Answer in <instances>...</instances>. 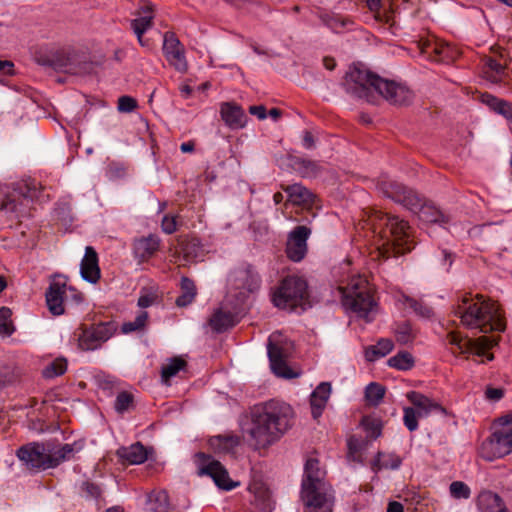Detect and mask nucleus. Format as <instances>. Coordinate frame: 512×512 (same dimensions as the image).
Here are the masks:
<instances>
[{
  "label": "nucleus",
  "instance_id": "47",
  "mask_svg": "<svg viewBox=\"0 0 512 512\" xmlns=\"http://www.w3.org/2000/svg\"><path fill=\"white\" fill-rule=\"evenodd\" d=\"M133 402V395L127 391H122L116 396L114 408L118 413L123 414L129 410L133 405Z\"/></svg>",
  "mask_w": 512,
  "mask_h": 512
},
{
  "label": "nucleus",
  "instance_id": "64",
  "mask_svg": "<svg viewBox=\"0 0 512 512\" xmlns=\"http://www.w3.org/2000/svg\"><path fill=\"white\" fill-rule=\"evenodd\" d=\"M304 148L311 150L315 148V138L310 131H305L303 135Z\"/></svg>",
  "mask_w": 512,
  "mask_h": 512
},
{
  "label": "nucleus",
  "instance_id": "39",
  "mask_svg": "<svg viewBox=\"0 0 512 512\" xmlns=\"http://www.w3.org/2000/svg\"><path fill=\"white\" fill-rule=\"evenodd\" d=\"M149 314L146 311H141L134 321L124 322L121 325L122 334H130L136 331H143L148 324Z\"/></svg>",
  "mask_w": 512,
  "mask_h": 512
},
{
  "label": "nucleus",
  "instance_id": "25",
  "mask_svg": "<svg viewBox=\"0 0 512 512\" xmlns=\"http://www.w3.org/2000/svg\"><path fill=\"white\" fill-rule=\"evenodd\" d=\"M476 506L479 512H510L500 495L491 490H483L478 494Z\"/></svg>",
  "mask_w": 512,
  "mask_h": 512
},
{
  "label": "nucleus",
  "instance_id": "54",
  "mask_svg": "<svg viewBox=\"0 0 512 512\" xmlns=\"http://www.w3.org/2000/svg\"><path fill=\"white\" fill-rule=\"evenodd\" d=\"M326 403H327L326 400L320 399V398H315L313 396V394H311L310 405H311V410H312V416L314 418H318L322 414V412L326 406Z\"/></svg>",
  "mask_w": 512,
  "mask_h": 512
},
{
  "label": "nucleus",
  "instance_id": "58",
  "mask_svg": "<svg viewBox=\"0 0 512 512\" xmlns=\"http://www.w3.org/2000/svg\"><path fill=\"white\" fill-rule=\"evenodd\" d=\"M82 489L91 498L97 499L101 495L100 487L92 482H84L82 485Z\"/></svg>",
  "mask_w": 512,
  "mask_h": 512
},
{
  "label": "nucleus",
  "instance_id": "21",
  "mask_svg": "<svg viewBox=\"0 0 512 512\" xmlns=\"http://www.w3.org/2000/svg\"><path fill=\"white\" fill-rule=\"evenodd\" d=\"M406 398L416 408L415 410L420 417H427L432 412H439L443 415L448 414L445 407L418 391H409L406 394Z\"/></svg>",
  "mask_w": 512,
  "mask_h": 512
},
{
  "label": "nucleus",
  "instance_id": "2",
  "mask_svg": "<svg viewBox=\"0 0 512 512\" xmlns=\"http://www.w3.org/2000/svg\"><path fill=\"white\" fill-rule=\"evenodd\" d=\"M343 86L347 93L368 102H373V91L395 106H408L414 98L413 92L406 85L382 78L360 64L349 68Z\"/></svg>",
  "mask_w": 512,
  "mask_h": 512
},
{
  "label": "nucleus",
  "instance_id": "48",
  "mask_svg": "<svg viewBox=\"0 0 512 512\" xmlns=\"http://www.w3.org/2000/svg\"><path fill=\"white\" fill-rule=\"evenodd\" d=\"M419 418L421 417L418 415V412L413 407L403 408V423L410 432H414L418 429Z\"/></svg>",
  "mask_w": 512,
  "mask_h": 512
},
{
  "label": "nucleus",
  "instance_id": "35",
  "mask_svg": "<svg viewBox=\"0 0 512 512\" xmlns=\"http://www.w3.org/2000/svg\"><path fill=\"white\" fill-rule=\"evenodd\" d=\"M292 167L303 178H314L321 171V167L318 165L317 162L300 157L293 158Z\"/></svg>",
  "mask_w": 512,
  "mask_h": 512
},
{
  "label": "nucleus",
  "instance_id": "16",
  "mask_svg": "<svg viewBox=\"0 0 512 512\" xmlns=\"http://www.w3.org/2000/svg\"><path fill=\"white\" fill-rule=\"evenodd\" d=\"M229 281L236 289L241 290L239 292L240 295L244 294L242 291L255 293L261 286L259 274L250 265L232 271L229 275Z\"/></svg>",
  "mask_w": 512,
  "mask_h": 512
},
{
  "label": "nucleus",
  "instance_id": "52",
  "mask_svg": "<svg viewBox=\"0 0 512 512\" xmlns=\"http://www.w3.org/2000/svg\"><path fill=\"white\" fill-rule=\"evenodd\" d=\"M137 108V101L130 96H121L118 99V110L122 113H130Z\"/></svg>",
  "mask_w": 512,
  "mask_h": 512
},
{
  "label": "nucleus",
  "instance_id": "45",
  "mask_svg": "<svg viewBox=\"0 0 512 512\" xmlns=\"http://www.w3.org/2000/svg\"><path fill=\"white\" fill-rule=\"evenodd\" d=\"M395 337L397 342L400 344H407L412 342L415 338V335L413 334L410 322L403 321L399 323L395 328Z\"/></svg>",
  "mask_w": 512,
  "mask_h": 512
},
{
  "label": "nucleus",
  "instance_id": "43",
  "mask_svg": "<svg viewBox=\"0 0 512 512\" xmlns=\"http://www.w3.org/2000/svg\"><path fill=\"white\" fill-rule=\"evenodd\" d=\"M403 301L404 303L408 304L414 313L419 317L429 319L433 316V309L422 301L416 300L407 295H403Z\"/></svg>",
  "mask_w": 512,
  "mask_h": 512
},
{
  "label": "nucleus",
  "instance_id": "63",
  "mask_svg": "<svg viewBox=\"0 0 512 512\" xmlns=\"http://www.w3.org/2000/svg\"><path fill=\"white\" fill-rule=\"evenodd\" d=\"M14 382V375L10 372L0 373V391Z\"/></svg>",
  "mask_w": 512,
  "mask_h": 512
},
{
  "label": "nucleus",
  "instance_id": "8",
  "mask_svg": "<svg viewBox=\"0 0 512 512\" xmlns=\"http://www.w3.org/2000/svg\"><path fill=\"white\" fill-rule=\"evenodd\" d=\"M38 63L52 67L56 71L77 76L93 74L97 65L87 52L76 49H62L51 57L39 58Z\"/></svg>",
  "mask_w": 512,
  "mask_h": 512
},
{
  "label": "nucleus",
  "instance_id": "60",
  "mask_svg": "<svg viewBox=\"0 0 512 512\" xmlns=\"http://www.w3.org/2000/svg\"><path fill=\"white\" fill-rule=\"evenodd\" d=\"M482 102L488 105L491 109L495 110L497 105L502 102L503 99H499L491 94L485 93L481 96Z\"/></svg>",
  "mask_w": 512,
  "mask_h": 512
},
{
  "label": "nucleus",
  "instance_id": "41",
  "mask_svg": "<svg viewBox=\"0 0 512 512\" xmlns=\"http://www.w3.org/2000/svg\"><path fill=\"white\" fill-rule=\"evenodd\" d=\"M67 371V360L65 358H56L50 362L42 371L45 379H52L63 375Z\"/></svg>",
  "mask_w": 512,
  "mask_h": 512
},
{
  "label": "nucleus",
  "instance_id": "15",
  "mask_svg": "<svg viewBox=\"0 0 512 512\" xmlns=\"http://www.w3.org/2000/svg\"><path fill=\"white\" fill-rule=\"evenodd\" d=\"M163 53L168 63L180 73H185L188 64L185 57V48L174 32H166L163 39Z\"/></svg>",
  "mask_w": 512,
  "mask_h": 512
},
{
  "label": "nucleus",
  "instance_id": "12",
  "mask_svg": "<svg viewBox=\"0 0 512 512\" xmlns=\"http://www.w3.org/2000/svg\"><path fill=\"white\" fill-rule=\"evenodd\" d=\"M447 341L452 346L451 352L456 356L475 354L485 356L487 361L494 359V354L487 351L495 345V341L488 336L464 340L458 333L450 332L447 335Z\"/></svg>",
  "mask_w": 512,
  "mask_h": 512
},
{
  "label": "nucleus",
  "instance_id": "24",
  "mask_svg": "<svg viewBox=\"0 0 512 512\" xmlns=\"http://www.w3.org/2000/svg\"><path fill=\"white\" fill-rule=\"evenodd\" d=\"M151 453L153 448H147L141 442H136L128 447H120L116 454L128 464L139 465L144 463Z\"/></svg>",
  "mask_w": 512,
  "mask_h": 512
},
{
  "label": "nucleus",
  "instance_id": "42",
  "mask_svg": "<svg viewBox=\"0 0 512 512\" xmlns=\"http://www.w3.org/2000/svg\"><path fill=\"white\" fill-rule=\"evenodd\" d=\"M153 15L139 16L138 18L131 21V27L134 33L137 35V39L140 45L145 46L143 41V34L152 26Z\"/></svg>",
  "mask_w": 512,
  "mask_h": 512
},
{
  "label": "nucleus",
  "instance_id": "34",
  "mask_svg": "<svg viewBox=\"0 0 512 512\" xmlns=\"http://www.w3.org/2000/svg\"><path fill=\"white\" fill-rule=\"evenodd\" d=\"M80 274L85 281L92 284L97 283L101 277L98 258H82Z\"/></svg>",
  "mask_w": 512,
  "mask_h": 512
},
{
  "label": "nucleus",
  "instance_id": "32",
  "mask_svg": "<svg viewBox=\"0 0 512 512\" xmlns=\"http://www.w3.org/2000/svg\"><path fill=\"white\" fill-rule=\"evenodd\" d=\"M180 295L176 298L175 304L178 307H186L190 305L196 295L197 289L194 281L186 276H183L180 281Z\"/></svg>",
  "mask_w": 512,
  "mask_h": 512
},
{
  "label": "nucleus",
  "instance_id": "19",
  "mask_svg": "<svg viewBox=\"0 0 512 512\" xmlns=\"http://www.w3.org/2000/svg\"><path fill=\"white\" fill-rule=\"evenodd\" d=\"M243 313V309L233 308L232 310L222 306L217 308L209 318V326L216 333H223L236 326Z\"/></svg>",
  "mask_w": 512,
  "mask_h": 512
},
{
  "label": "nucleus",
  "instance_id": "4",
  "mask_svg": "<svg viewBox=\"0 0 512 512\" xmlns=\"http://www.w3.org/2000/svg\"><path fill=\"white\" fill-rule=\"evenodd\" d=\"M454 314L464 327L479 333L502 332L506 328L499 305L486 299L482 294H476L474 299L467 295L463 296L461 303L454 308Z\"/></svg>",
  "mask_w": 512,
  "mask_h": 512
},
{
  "label": "nucleus",
  "instance_id": "10",
  "mask_svg": "<svg viewBox=\"0 0 512 512\" xmlns=\"http://www.w3.org/2000/svg\"><path fill=\"white\" fill-rule=\"evenodd\" d=\"M36 197L35 188L28 185H19L11 192L0 198V219H4L9 226L20 223L22 218L30 215V203Z\"/></svg>",
  "mask_w": 512,
  "mask_h": 512
},
{
  "label": "nucleus",
  "instance_id": "61",
  "mask_svg": "<svg viewBox=\"0 0 512 512\" xmlns=\"http://www.w3.org/2000/svg\"><path fill=\"white\" fill-rule=\"evenodd\" d=\"M0 72L4 75L14 74V63L10 60L0 59Z\"/></svg>",
  "mask_w": 512,
  "mask_h": 512
},
{
  "label": "nucleus",
  "instance_id": "3",
  "mask_svg": "<svg viewBox=\"0 0 512 512\" xmlns=\"http://www.w3.org/2000/svg\"><path fill=\"white\" fill-rule=\"evenodd\" d=\"M366 223L374 236H379L383 241L378 247L383 249L379 256H389L391 251L394 256H404L415 248L410 234L411 227L398 216L375 210L368 216Z\"/></svg>",
  "mask_w": 512,
  "mask_h": 512
},
{
  "label": "nucleus",
  "instance_id": "50",
  "mask_svg": "<svg viewBox=\"0 0 512 512\" xmlns=\"http://www.w3.org/2000/svg\"><path fill=\"white\" fill-rule=\"evenodd\" d=\"M450 494L455 499H468L471 494L469 486L462 481H454L450 484Z\"/></svg>",
  "mask_w": 512,
  "mask_h": 512
},
{
  "label": "nucleus",
  "instance_id": "33",
  "mask_svg": "<svg viewBox=\"0 0 512 512\" xmlns=\"http://www.w3.org/2000/svg\"><path fill=\"white\" fill-rule=\"evenodd\" d=\"M160 239L158 236L150 234L142 237L134 242L135 256H149L158 251Z\"/></svg>",
  "mask_w": 512,
  "mask_h": 512
},
{
  "label": "nucleus",
  "instance_id": "18",
  "mask_svg": "<svg viewBox=\"0 0 512 512\" xmlns=\"http://www.w3.org/2000/svg\"><path fill=\"white\" fill-rule=\"evenodd\" d=\"M45 298L51 314L54 316L62 315L65 312L64 300L68 299L65 279L58 278L51 281L45 292Z\"/></svg>",
  "mask_w": 512,
  "mask_h": 512
},
{
  "label": "nucleus",
  "instance_id": "59",
  "mask_svg": "<svg viewBox=\"0 0 512 512\" xmlns=\"http://www.w3.org/2000/svg\"><path fill=\"white\" fill-rule=\"evenodd\" d=\"M485 395L491 401H499L504 396V391L500 388L487 387Z\"/></svg>",
  "mask_w": 512,
  "mask_h": 512
},
{
  "label": "nucleus",
  "instance_id": "36",
  "mask_svg": "<svg viewBox=\"0 0 512 512\" xmlns=\"http://www.w3.org/2000/svg\"><path fill=\"white\" fill-rule=\"evenodd\" d=\"M187 362L181 357H173L168 360L166 364L161 367V378L164 383H168L169 380L176 376L181 370H185Z\"/></svg>",
  "mask_w": 512,
  "mask_h": 512
},
{
  "label": "nucleus",
  "instance_id": "20",
  "mask_svg": "<svg viewBox=\"0 0 512 512\" xmlns=\"http://www.w3.org/2000/svg\"><path fill=\"white\" fill-rule=\"evenodd\" d=\"M311 229L304 225L296 226L287 237V256H305L308 252L307 240Z\"/></svg>",
  "mask_w": 512,
  "mask_h": 512
},
{
  "label": "nucleus",
  "instance_id": "40",
  "mask_svg": "<svg viewBox=\"0 0 512 512\" xmlns=\"http://www.w3.org/2000/svg\"><path fill=\"white\" fill-rule=\"evenodd\" d=\"M385 387L377 382L369 383L365 388V399L373 406H377L385 396Z\"/></svg>",
  "mask_w": 512,
  "mask_h": 512
},
{
  "label": "nucleus",
  "instance_id": "57",
  "mask_svg": "<svg viewBox=\"0 0 512 512\" xmlns=\"http://www.w3.org/2000/svg\"><path fill=\"white\" fill-rule=\"evenodd\" d=\"M494 111L503 115L505 118L512 120V104L510 102L502 100Z\"/></svg>",
  "mask_w": 512,
  "mask_h": 512
},
{
  "label": "nucleus",
  "instance_id": "49",
  "mask_svg": "<svg viewBox=\"0 0 512 512\" xmlns=\"http://www.w3.org/2000/svg\"><path fill=\"white\" fill-rule=\"evenodd\" d=\"M362 425L370 438L377 439L379 436H381L382 423L380 420L364 417L362 420Z\"/></svg>",
  "mask_w": 512,
  "mask_h": 512
},
{
  "label": "nucleus",
  "instance_id": "23",
  "mask_svg": "<svg viewBox=\"0 0 512 512\" xmlns=\"http://www.w3.org/2000/svg\"><path fill=\"white\" fill-rule=\"evenodd\" d=\"M483 73L485 78L493 83H507L509 77L507 71V60L503 54H500V60L492 57L484 58Z\"/></svg>",
  "mask_w": 512,
  "mask_h": 512
},
{
  "label": "nucleus",
  "instance_id": "1",
  "mask_svg": "<svg viewBox=\"0 0 512 512\" xmlns=\"http://www.w3.org/2000/svg\"><path fill=\"white\" fill-rule=\"evenodd\" d=\"M293 407L273 398L255 404L249 411V426L245 429L249 446L255 450H266L276 444L292 429L295 423Z\"/></svg>",
  "mask_w": 512,
  "mask_h": 512
},
{
  "label": "nucleus",
  "instance_id": "56",
  "mask_svg": "<svg viewBox=\"0 0 512 512\" xmlns=\"http://www.w3.org/2000/svg\"><path fill=\"white\" fill-rule=\"evenodd\" d=\"M156 300L157 295L153 293L141 294L140 297L138 298L137 305L142 309L148 308L152 306L156 302Z\"/></svg>",
  "mask_w": 512,
  "mask_h": 512
},
{
  "label": "nucleus",
  "instance_id": "55",
  "mask_svg": "<svg viewBox=\"0 0 512 512\" xmlns=\"http://www.w3.org/2000/svg\"><path fill=\"white\" fill-rule=\"evenodd\" d=\"M331 393V384L329 382L320 383L316 389L312 392L315 398H320L328 401Z\"/></svg>",
  "mask_w": 512,
  "mask_h": 512
},
{
  "label": "nucleus",
  "instance_id": "44",
  "mask_svg": "<svg viewBox=\"0 0 512 512\" xmlns=\"http://www.w3.org/2000/svg\"><path fill=\"white\" fill-rule=\"evenodd\" d=\"M12 311L8 307L0 308V335L1 336H11L14 331V325L11 320Z\"/></svg>",
  "mask_w": 512,
  "mask_h": 512
},
{
  "label": "nucleus",
  "instance_id": "5",
  "mask_svg": "<svg viewBox=\"0 0 512 512\" xmlns=\"http://www.w3.org/2000/svg\"><path fill=\"white\" fill-rule=\"evenodd\" d=\"M378 189L394 202L417 213L424 223L444 225L450 221L449 215L441 211L432 201L397 181L382 179L378 182Z\"/></svg>",
  "mask_w": 512,
  "mask_h": 512
},
{
  "label": "nucleus",
  "instance_id": "31",
  "mask_svg": "<svg viewBox=\"0 0 512 512\" xmlns=\"http://www.w3.org/2000/svg\"><path fill=\"white\" fill-rule=\"evenodd\" d=\"M421 54L427 55L428 58L436 61H445L451 58V49L448 46L439 45L436 42L425 41L419 43Z\"/></svg>",
  "mask_w": 512,
  "mask_h": 512
},
{
  "label": "nucleus",
  "instance_id": "38",
  "mask_svg": "<svg viewBox=\"0 0 512 512\" xmlns=\"http://www.w3.org/2000/svg\"><path fill=\"white\" fill-rule=\"evenodd\" d=\"M415 361L408 351H400L388 360V365L401 371H407L414 367Z\"/></svg>",
  "mask_w": 512,
  "mask_h": 512
},
{
  "label": "nucleus",
  "instance_id": "37",
  "mask_svg": "<svg viewBox=\"0 0 512 512\" xmlns=\"http://www.w3.org/2000/svg\"><path fill=\"white\" fill-rule=\"evenodd\" d=\"M394 348L392 340L388 338L380 339L376 345L370 346L366 350V359L368 361H375L389 354Z\"/></svg>",
  "mask_w": 512,
  "mask_h": 512
},
{
  "label": "nucleus",
  "instance_id": "26",
  "mask_svg": "<svg viewBox=\"0 0 512 512\" xmlns=\"http://www.w3.org/2000/svg\"><path fill=\"white\" fill-rule=\"evenodd\" d=\"M220 114L222 120L232 129L243 128L246 122V115L243 109L234 103L224 102L221 104Z\"/></svg>",
  "mask_w": 512,
  "mask_h": 512
},
{
  "label": "nucleus",
  "instance_id": "17",
  "mask_svg": "<svg viewBox=\"0 0 512 512\" xmlns=\"http://www.w3.org/2000/svg\"><path fill=\"white\" fill-rule=\"evenodd\" d=\"M19 460L31 469H47L46 448L43 444L33 442L21 446L17 452Z\"/></svg>",
  "mask_w": 512,
  "mask_h": 512
},
{
  "label": "nucleus",
  "instance_id": "28",
  "mask_svg": "<svg viewBox=\"0 0 512 512\" xmlns=\"http://www.w3.org/2000/svg\"><path fill=\"white\" fill-rule=\"evenodd\" d=\"M281 188L288 194V201L294 205L310 206L314 204L315 194L301 184L281 185Z\"/></svg>",
  "mask_w": 512,
  "mask_h": 512
},
{
  "label": "nucleus",
  "instance_id": "29",
  "mask_svg": "<svg viewBox=\"0 0 512 512\" xmlns=\"http://www.w3.org/2000/svg\"><path fill=\"white\" fill-rule=\"evenodd\" d=\"M402 463V457L396 452L378 451L371 462V469L376 473L381 470H398Z\"/></svg>",
  "mask_w": 512,
  "mask_h": 512
},
{
  "label": "nucleus",
  "instance_id": "6",
  "mask_svg": "<svg viewBox=\"0 0 512 512\" xmlns=\"http://www.w3.org/2000/svg\"><path fill=\"white\" fill-rule=\"evenodd\" d=\"M319 461L309 458L304 466L301 483V498L307 508L306 512H332L325 493V472L319 467Z\"/></svg>",
  "mask_w": 512,
  "mask_h": 512
},
{
  "label": "nucleus",
  "instance_id": "13",
  "mask_svg": "<svg viewBox=\"0 0 512 512\" xmlns=\"http://www.w3.org/2000/svg\"><path fill=\"white\" fill-rule=\"evenodd\" d=\"M195 458L198 463V474L211 477L218 488L231 491L238 485V482L231 480L227 469L220 461L203 452L196 453Z\"/></svg>",
  "mask_w": 512,
  "mask_h": 512
},
{
  "label": "nucleus",
  "instance_id": "27",
  "mask_svg": "<svg viewBox=\"0 0 512 512\" xmlns=\"http://www.w3.org/2000/svg\"><path fill=\"white\" fill-rule=\"evenodd\" d=\"M241 443V437L236 434L215 435L209 438V447L216 454L234 453Z\"/></svg>",
  "mask_w": 512,
  "mask_h": 512
},
{
  "label": "nucleus",
  "instance_id": "46",
  "mask_svg": "<svg viewBox=\"0 0 512 512\" xmlns=\"http://www.w3.org/2000/svg\"><path fill=\"white\" fill-rule=\"evenodd\" d=\"M181 245L184 250L183 256H185V257L197 256L198 254H202V253H209V251L202 249L200 240L197 238H194V237L187 239L185 241H182Z\"/></svg>",
  "mask_w": 512,
  "mask_h": 512
},
{
  "label": "nucleus",
  "instance_id": "51",
  "mask_svg": "<svg viewBox=\"0 0 512 512\" xmlns=\"http://www.w3.org/2000/svg\"><path fill=\"white\" fill-rule=\"evenodd\" d=\"M126 175V167L119 162H111L107 166V176L110 179H121Z\"/></svg>",
  "mask_w": 512,
  "mask_h": 512
},
{
  "label": "nucleus",
  "instance_id": "30",
  "mask_svg": "<svg viewBox=\"0 0 512 512\" xmlns=\"http://www.w3.org/2000/svg\"><path fill=\"white\" fill-rule=\"evenodd\" d=\"M74 445L75 444H63L52 448L48 446V448H46V455L48 458L46 462L47 469L55 468L62 462L70 460L74 454Z\"/></svg>",
  "mask_w": 512,
  "mask_h": 512
},
{
  "label": "nucleus",
  "instance_id": "7",
  "mask_svg": "<svg viewBox=\"0 0 512 512\" xmlns=\"http://www.w3.org/2000/svg\"><path fill=\"white\" fill-rule=\"evenodd\" d=\"M337 290L343 307L365 319L366 322L373 320L370 313L377 304L373 298V289L364 276L353 275L346 286H339Z\"/></svg>",
  "mask_w": 512,
  "mask_h": 512
},
{
  "label": "nucleus",
  "instance_id": "22",
  "mask_svg": "<svg viewBox=\"0 0 512 512\" xmlns=\"http://www.w3.org/2000/svg\"><path fill=\"white\" fill-rule=\"evenodd\" d=\"M267 354L271 370L275 375L286 379H291L295 376L291 368L287 365L283 349L279 345L269 341L267 345Z\"/></svg>",
  "mask_w": 512,
  "mask_h": 512
},
{
  "label": "nucleus",
  "instance_id": "11",
  "mask_svg": "<svg viewBox=\"0 0 512 512\" xmlns=\"http://www.w3.org/2000/svg\"><path fill=\"white\" fill-rule=\"evenodd\" d=\"M118 328V323L113 319L82 325L79 329L80 332L77 334L79 349L82 351L100 349L104 343L117 333Z\"/></svg>",
  "mask_w": 512,
  "mask_h": 512
},
{
  "label": "nucleus",
  "instance_id": "9",
  "mask_svg": "<svg viewBox=\"0 0 512 512\" xmlns=\"http://www.w3.org/2000/svg\"><path fill=\"white\" fill-rule=\"evenodd\" d=\"M308 284L298 276L285 277L272 295L273 304L280 309L291 311L309 306Z\"/></svg>",
  "mask_w": 512,
  "mask_h": 512
},
{
  "label": "nucleus",
  "instance_id": "14",
  "mask_svg": "<svg viewBox=\"0 0 512 512\" xmlns=\"http://www.w3.org/2000/svg\"><path fill=\"white\" fill-rule=\"evenodd\" d=\"M512 453V427L495 430L481 445V455L487 461Z\"/></svg>",
  "mask_w": 512,
  "mask_h": 512
},
{
  "label": "nucleus",
  "instance_id": "53",
  "mask_svg": "<svg viewBox=\"0 0 512 512\" xmlns=\"http://www.w3.org/2000/svg\"><path fill=\"white\" fill-rule=\"evenodd\" d=\"M161 227L166 234H172L177 230V216L165 215L161 221Z\"/></svg>",
  "mask_w": 512,
  "mask_h": 512
},
{
  "label": "nucleus",
  "instance_id": "62",
  "mask_svg": "<svg viewBox=\"0 0 512 512\" xmlns=\"http://www.w3.org/2000/svg\"><path fill=\"white\" fill-rule=\"evenodd\" d=\"M249 113L257 116L260 120H264L267 117V112L264 105L250 106Z\"/></svg>",
  "mask_w": 512,
  "mask_h": 512
}]
</instances>
